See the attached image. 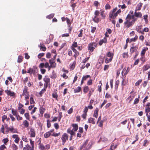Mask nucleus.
<instances>
[{"instance_id":"nucleus-1","label":"nucleus","mask_w":150,"mask_h":150,"mask_svg":"<svg viewBox=\"0 0 150 150\" xmlns=\"http://www.w3.org/2000/svg\"><path fill=\"white\" fill-rule=\"evenodd\" d=\"M136 20V18H134V16H132L130 14H128L126 17L125 21L124 23L125 27L127 28H128L132 26Z\"/></svg>"},{"instance_id":"nucleus-2","label":"nucleus","mask_w":150,"mask_h":150,"mask_svg":"<svg viewBox=\"0 0 150 150\" xmlns=\"http://www.w3.org/2000/svg\"><path fill=\"white\" fill-rule=\"evenodd\" d=\"M114 54L113 53L108 52L107 54V56L105 60V62L108 63L111 62L113 58Z\"/></svg>"},{"instance_id":"nucleus-3","label":"nucleus","mask_w":150,"mask_h":150,"mask_svg":"<svg viewBox=\"0 0 150 150\" xmlns=\"http://www.w3.org/2000/svg\"><path fill=\"white\" fill-rule=\"evenodd\" d=\"M97 44L95 42H92L89 44L88 45V50L91 52H93L95 48L96 47Z\"/></svg>"},{"instance_id":"nucleus-4","label":"nucleus","mask_w":150,"mask_h":150,"mask_svg":"<svg viewBox=\"0 0 150 150\" xmlns=\"http://www.w3.org/2000/svg\"><path fill=\"white\" fill-rule=\"evenodd\" d=\"M27 87H25L23 91V94L25 96V100L28 99L29 97V93L27 92Z\"/></svg>"},{"instance_id":"nucleus-5","label":"nucleus","mask_w":150,"mask_h":150,"mask_svg":"<svg viewBox=\"0 0 150 150\" xmlns=\"http://www.w3.org/2000/svg\"><path fill=\"white\" fill-rule=\"evenodd\" d=\"M117 10V8H115L112 11L110 12L109 16L110 18L114 19L117 16H115V14Z\"/></svg>"},{"instance_id":"nucleus-6","label":"nucleus","mask_w":150,"mask_h":150,"mask_svg":"<svg viewBox=\"0 0 150 150\" xmlns=\"http://www.w3.org/2000/svg\"><path fill=\"white\" fill-rule=\"evenodd\" d=\"M68 135L66 133L63 134L61 138L63 144L65 143L66 140H68Z\"/></svg>"},{"instance_id":"nucleus-7","label":"nucleus","mask_w":150,"mask_h":150,"mask_svg":"<svg viewBox=\"0 0 150 150\" xmlns=\"http://www.w3.org/2000/svg\"><path fill=\"white\" fill-rule=\"evenodd\" d=\"M28 134L30 135V137H35V133L34 129L32 128H30V131L28 132Z\"/></svg>"},{"instance_id":"nucleus-8","label":"nucleus","mask_w":150,"mask_h":150,"mask_svg":"<svg viewBox=\"0 0 150 150\" xmlns=\"http://www.w3.org/2000/svg\"><path fill=\"white\" fill-rule=\"evenodd\" d=\"M34 148L32 146H30L28 144H27L23 147V150H34Z\"/></svg>"},{"instance_id":"nucleus-9","label":"nucleus","mask_w":150,"mask_h":150,"mask_svg":"<svg viewBox=\"0 0 150 150\" xmlns=\"http://www.w3.org/2000/svg\"><path fill=\"white\" fill-rule=\"evenodd\" d=\"M5 93L8 96H11L14 97L15 95V93L14 92L11 91L10 90H7L5 91Z\"/></svg>"},{"instance_id":"nucleus-10","label":"nucleus","mask_w":150,"mask_h":150,"mask_svg":"<svg viewBox=\"0 0 150 150\" xmlns=\"http://www.w3.org/2000/svg\"><path fill=\"white\" fill-rule=\"evenodd\" d=\"M12 138L15 139L14 142L16 143H18L19 140V138L17 134H14L12 135Z\"/></svg>"},{"instance_id":"nucleus-11","label":"nucleus","mask_w":150,"mask_h":150,"mask_svg":"<svg viewBox=\"0 0 150 150\" xmlns=\"http://www.w3.org/2000/svg\"><path fill=\"white\" fill-rule=\"evenodd\" d=\"M71 50H72L73 52L75 53V54L74 55V57L75 58H76V57L79 55V53L74 47H71Z\"/></svg>"},{"instance_id":"nucleus-12","label":"nucleus","mask_w":150,"mask_h":150,"mask_svg":"<svg viewBox=\"0 0 150 150\" xmlns=\"http://www.w3.org/2000/svg\"><path fill=\"white\" fill-rule=\"evenodd\" d=\"M67 132L69 133L71 135H74L75 134V132L73 130H71L70 128H69L67 129Z\"/></svg>"},{"instance_id":"nucleus-13","label":"nucleus","mask_w":150,"mask_h":150,"mask_svg":"<svg viewBox=\"0 0 150 150\" xmlns=\"http://www.w3.org/2000/svg\"><path fill=\"white\" fill-rule=\"evenodd\" d=\"M107 42V39L106 38H104L103 39L101 40L99 42V45L100 46L102 45L103 43H106Z\"/></svg>"},{"instance_id":"nucleus-14","label":"nucleus","mask_w":150,"mask_h":150,"mask_svg":"<svg viewBox=\"0 0 150 150\" xmlns=\"http://www.w3.org/2000/svg\"><path fill=\"white\" fill-rule=\"evenodd\" d=\"M138 49V47L136 46L132 47L130 48V51L131 53H132L136 51Z\"/></svg>"},{"instance_id":"nucleus-15","label":"nucleus","mask_w":150,"mask_h":150,"mask_svg":"<svg viewBox=\"0 0 150 150\" xmlns=\"http://www.w3.org/2000/svg\"><path fill=\"white\" fill-rule=\"evenodd\" d=\"M142 27V25L137 26V27L136 30L139 33L143 34V31H141V30Z\"/></svg>"},{"instance_id":"nucleus-16","label":"nucleus","mask_w":150,"mask_h":150,"mask_svg":"<svg viewBox=\"0 0 150 150\" xmlns=\"http://www.w3.org/2000/svg\"><path fill=\"white\" fill-rule=\"evenodd\" d=\"M142 3H139L137 4V5L135 11H136L140 10L141 9V8L142 6Z\"/></svg>"},{"instance_id":"nucleus-17","label":"nucleus","mask_w":150,"mask_h":150,"mask_svg":"<svg viewBox=\"0 0 150 150\" xmlns=\"http://www.w3.org/2000/svg\"><path fill=\"white\" fill-rule=\"evenodd\" d=\"M134 14V16L136 17L139 18L142 17V14L141 12H137L135 11Z\"/></svg>"},{"instance_id":"nucleus-18","label":"nucleus","mask_w":150,"mask_h":150,"mask_svg":"<svg viewBox=\"0 0 150 150\" xmlns=\"http://www.w3.org/2000/svg\"><path fill=\"white\" fill-rule=\"evenodd\" d=\"M9 131L12 133H18L17 129L14 128L12 127H10L9 128Z\"/></svg>"},{"instance_id":"nucleus-19","label":"nucleus","mask_w":150,"mask_h":150,"mask_svg":"<svg viewBox=\"0 0 150 150\" xmlns=\"http://www.w3.org/2000/svg\"><path fill=\"white\" fill-rule=\"evenodd\" d=\"M72 126L73 127L72 130H73L74 132H75L78 129V126L77 124H72Z\"/></svg>"},{"instance_id":"nucleus-20","label":"nucleus","mask_w":150,"mask_h":150,"mask_svg":"<svg viewBox=\"0 0 150 150\" xmlns=\"http://www.w3.org/2000/svg\"><path fill=\"white\" fill-rule=\"evenodd\" d=\"M49 62L50 64V65H51V66L53 67V68L56 67V63L52 61L51 59L49 60Z\"/></svg>"},{"instance_id":"nucleus-21","label":"nucleus","mask_w":150,"mask_h":150,"mask_svg":"<svg viewBox=\"0 0 150 150\" xmlns=\"http://www.w3.org/2000/svg\"><path fill=\"white\" fill-rule=\"evenodd\" d=\"M98 110L97 108H96L95 110L94 113L93 114V116L96 118H97L98 115Z\"/></svg>"},{"instance_id":"nucleus-22","label":"nucleus","mask_w":150,"mask_h":150,"mask_svg":"<svg viewBox=\"0 0 150 150\" xmlns=\"http://www.w3.org/2000/svg\"><path fill=\"white\" fill-rule=\"evenodd\" d=\"M88 122L89 123H92L93 124H94L95 123L94 119L92 117L88 118Z\"/></svg>"},{"instance_id":"nucleus-23","label":"nucleus","mask_w":150,"mask_h":150,"mask_svg":"<svg viewBox=\"0 0 150 150\" xmlns=\"http://www.w3.org/2000/svg\"><path fill=\"white\" fill-rule=\"evenodd\" d=\"M148 16L147 15H145L143 16V18L145 22L146 23H147L148 22Z\"/></svg>"},{"instance_id":"nucleus-24","label":"nucleus","mask_w":150,"mask_h":150,"mask_svg":"<svg viewBox=\"0 0 150 150\" xmlns=\"http://www.w3.org/2000/svg\"><path fill=\"white\" fill-rule=\"evenodd\" d=\"M51 135V133H50V132H47L46 133L44 134V137L45 138H48Z\"/></svg>"},{"instance_id":"nucleus-25","label":"nucleus","mask_w":150,"mask_h":150,"mask_svg":"<svg viewBox=\"0 0 150 150\" xmlns=\"http://www.w3.org/2000/svg\"><path fill=\"white\" fill-rule=\"evenodd\" d=\"M45 110V109L44 108L42 107H41L40 109V113L41 114L42 116Z\"/></svg>"},{"instance_id":"nucleus-26","label":"nucleus","mask_w":150,"mask_h":150,"mask_svg":"<svg viewBox=\"0 0 150 150\" xmlns=\"http://www.w3.org/2000/svg\"><path fill=\"white\" fill-rule=\"evenodd\" d=\"M138 39V36L137 35H135L134 38H132L130 39V41H129V43L131 42H132L136 41L137 39Z\"/></svg>"},{"instance_id":"nucleus-27","label":"nucleus","mask_w":150,"mask_h":150,"mask_svg":"<svg viewBox=\"0 0 150 150\" xmlns=\"http://www.w3.org/2000/svg\"><path fill=\"white\" fill-rule=\"evenodd\" d=\"M18 149L17 146L15 144H12V149L13 150H17Z\"/></svg>"},{"instance_id":"nucleus-28","label":"nucleus","mask_w":150,"mask_h":150,"mask_svg":"<svg viewBox=\"0 0 150 150\" xmlns=\"http://www.w3.org/2000/svg\"><path fill=\"white\" fill-rule=\"evenodd\" d=\"M23 125L25 127H27L28 126L29 124L27 120H25L23 122Z\"/></svg>"},{"instance_id":"nucleus-29","label":"nucleus","mask_w":150,"mask_h":150,"mask_svg":"<svg viewBox=\"0 0 150 150\" xmlns=\"http://www.w3.org/2000/svg\"><path fill=\"white\" fill-rule=\"evenodd\" d=\"M81 89V88L80 87H78L74 89V92L75 93L79 92L80 91Z\"/></svg>"},{"instance_id":"nucleus-30","label":"nucleus","mask_w":150,"mask_h":150,"mask_svg":"<svg viewBox=\"0 0 150 150\" xmlns=\"http://www.w3.org/2000/svg\"><path fill=\"white\" fill-rule=\"evenodd\" d=\"M44 80L47 84L50 81V79L47 77L46 76L44 78Z\"/></svg>"},{"instance_id":"nucleus-31","label":"nucleus","mask_w":150,"mask_h":150,"mask_svg":"<svg viewBox=\"0 0 150 150\" xmlns=\"http://www.w3.org/2000/svg\"><path fill=\"white\" fill-rule=\"evenodd\" d=\"M23 57L21 56L18 57L17 62L18 63H21L22 61Z\"/></svg>"},{"instance_id":"nucleus-32","label":"nucleus","mask_w":150,"mask_h":150,"mask_svg":"<svg viewBox=\"0 0 150 150\" xmlns=\"http://www.w3.org/2000/svg\"><path fill=\"white\" fill-rule=\"evenodd\" d=\"M8 139L7 138H4L2 140L3 142L5 145H6V143L8 142Z\"/></svg>"},{"instance_id":"nucleus-33","label":"nucleus","mask_w":150,"mask_h":150,"mask_svg":"<svg viewBox=\"0 0 150 150\" xmlns=\"http://www.w3.org/2000/svg\"><path fill=\"white\" fill-rule=\"evenodd\" d=\"M119 81L118 80H117L115 82V89H117L118 88V85L119 84Z\"/></svg>"},{"instance_id":"nucleus-34","label":"nucleus","mask_w":150,"mask_h":150,"mask_svg":"<svg viewBox=\"0 0 150 150\" xmlns=\"http://www.w3.org/2000/svg\"><path fill=\"white\" fill-rule=\"evenodd\" d=\"M93 21L95 22L98 23L99 22V19L96 16H95L93 19Z\"/></svg>"},{"instance_id":"nucleus-35","label":"nucleus","mask_w":150,"mask_h":150,"mask_svg":"<svg viewBox=\"0 0 150 150\" xmlns=\"http://www.w3.org/2000/svg\"><path fill=\"white\" fill-rule=\"evenodd\" d=\"M128 57L127 52H124L122 54V57L124 58H127Z\"/></svg>"},{"instance_id":"nucleus-36","label":"nucleus","mask_w":150,"mask_h":150,"mask_svg":"<svg viewBox=\"0 0 150 150\" xmlns=\"http://www.w3.org/2000/svg\"><path fill=\"white\" fill-rule=\"evenodd\" d=\"M11 111L13 115L16 116L18 115L17 112L16 111H15L14 109H12Z\"/></svg>"},{"instance_id":"nucleus-37","label":"nucleus","mask_w":150,"mask_h":150,"mask_svg":"<svg viewBox=\"0 0 150 150\" xmlns=\"http://www.w3.org/2000/svg\"><path fill=\"white\" fill-rule=\"evenodd\" d=\"M150 68L149 65H146L144 67L143 71H145Z\"/></svg>"},{"instance_id":"nucleus-38","label":"nucleus","mask_w":150,"mask_h":150,"mask_svg":"<svg viewBox=\"0 0 150 150\" xmlns=\"http://www.w3.org/2000/svg\"><path fill=\"white\" fill-rule=\"evenodd\" d=\"M100 13L101 14V15L102 17L103 18H105V16L104 13V11H102V10H100Z\"/></svg>"},{"instance_id":"nucleus-39","label":"nucleus","mask_w":150,"mask_h":150,"mask_svg":"<svg viewBox=\"0 0 150 150\" xmlns=\"http://www.w3.org/2000/svg\"><path fill=\"white\" fill-rule=\"evenodd\" d=\"M22 139L23 141L26 142H28V141L27 138L25 136H23L22 137Z\"/></svg>"},{"instance_id":"nucleus-40","label":"nucleus","mask_w":150,"mask_h":150,"mask_svg":"<svg viewBox=\"0 0 150 150\" xmlns=\"http://www.w3.org/2000/svg\"><path fill=\"white\" fill-rule=\"evenodd\" d=\"M88 90V87L87 86L85 87L83 89V92L85 93H86Z\"/></svg>"},{"instance_id":"nucleus-41","label":"nucleus","mask_w":150,"mask_h":150,"mask_svg":"<svg viewBox=\"0 0 150 150\" xmlns=\"http://www.w3.org/2000/svg\"><path fill=\"white\" fill-rule=\"evenodd\" d=\"M90 76L89 75H86V76H84L82 78L83 80H86L88 78L90 77Z\"/></svg>"},{"instance_id":"nucleus-42","label":"nucleus","mask_w":150,"mask_h":150,"mask_svg":"<svg viewBox=\"0 0 150 150\" xmlns=\"http://www.w3.org/2000/svg\"><path fill=\"white\" fill-rule=\"evenodd\" d=\"M91 146V143L90 142L89 143L88 145L86 146V150H88L90 149Z\"/></svg>"},{"instance_id":"nucleus-43","label":"nucleus","mask_w":150,"mask_h":150,"mask_svg":"<svg viewBox=\"0 0 150 150\" xmlns=\"http://www.w3.org/2000/svg\"><path fill=\"white\" fill-rule=\"evenodd\" d=\"M146 115L147 117V120L150 122V113H146Z\"/></svg>"},{"instance_id":"nucleus-44","label":"nucleus","mask_w":150,"mask_h":150,"mask_svg":"<svg viewBox=\"0 0 150 150\" xmlns=\"http://www.w3.org/2000/svg\"><path fill=\"white\" fill-rule=\"evenodd\" d=\"M142 81V80H138L135 84V85L136 86H138L140 84Z\"/></svg>"},{"instance_id":"nucleus-45","label":"nucleus","mask_w":150,"mask_h":150,"mask_svg":"<svg viewBox=\"0 0 150 150\" xmlns=\"http://www.w3.org/2000/svg\"><path fill=\"white\" fill-rule=\"evenodd\" d=\"M77 46V42H74L72 45L71 47H76Z\"/></svg>"},{"instance_id":"nucleus-46","label":"nucleus","mask_w":150,"mask_h":150,"mask_svg":"<svg viewBox=\"0 0 150 150\" xmlns=\"http://www.w3.org/2000/svg\"><path fill=\"white\" fill-rule=\"evenodd\" d=\"M40 49H42L43 51H45L46 49V48L45 47H44V45H41V44H40Z\"/></svg>"},{"instance_id":"nucleus-47","label":"nucleus","mask_w":150,"mask_h":150,"mask_svg":"<svg viewBox=\"0 0 150 150\" xmlns=\"http://www.w3.org/2000/svg\"><path fill=\"white\" fill-rule=\"evenodd\" d=\"M30 103L31 104H34L35 103L33 98L32 97L30 98Z\"/></svg>"},{"instance_id":"nucleus-48","label":"nucleus","mask_w":150,"mask_h":150,"mask_svg":"<svg viewBox=\"0 0 150 150\" xmlns=\"http://www.w3.org/2000/svg\"><path fill=\"white\" fill-rule=\"evenodd\" d=\"M54 14H51L49 16H47V18L49 19H51L54 16Z\"/></svg>"},{"instance_id":"nucleus-49","label":"nucleus","mask_w":150,"mask_h":150,"mask_svg":"<svg viewBox=\"0 0 150 150\" xmlns=\"http://www.w3.org/2000/svg\"><path fill=\"white\" fill-rule=\"evenodd\" d=\"M150 111V108L149 107H146L145 109V112L147 113L149 112Z\"/></svg>"},{"instance_id":"nucleus-50","label":"nucleus","mask_w":150,"mask_h":150,"mask_svg":"<svg viewBox=\"0 0 150 150\" xmlns=\"http://www.w3.org/2000/svg\"><path fill=\"white\" fill-rule=\"evenodd\" d=\"M6 147L4 145H1L0 147V150H5Z\"/></svg>"},{"instance_id":"nucleus-51","label":"nucleus","mask_w":150,"mask_h":150,"mask_svg":"<svg viewBox=\"0 0 150 150\" xmlns=\"http://www.w3.org/2000/svg\"><path fill=\"white\" fill-rule=\"evenodd\" d=\"M4 127L3 125H2L1 129V132L3 134H4Z\"/></svg>"},{"instance_id":"nucleus-52","label":"nucleus","mask_w":150,"mask_h":150,"mask_svg":"<svg viewBox=\"0 0 150 150\" xmlns=\"http://www.w3.org/2000/svg\"><path fill=\"white\" fill-rule=\"evenodd\" d=\"M46 88V87L45 88H44L42 89L41 91H40V95H42V94L43 93L45 92V91H46L45 89Z\"/></svg>"},{"instance_id":"nucleus-53","label":"nucleus","mask_w":150,"mask_h":150,"mask_svg":"<svg viewBox=\"0 0 150 150\" xmlns=\"http://www.w3.org/2000/svg\"><path fill=\"white\" fill-rule=\"evenodd\" d=\"M17 119L18 120H21L22 119V117H20L19 115H17L16 116Z\"/></svg>"},{"instance_id":"nucleus-54","label":"nucleus","mask_w":150,"mask_h":150,"mask_svg":"<svg viewBox=\"0 0 150 150\" xmlns=\"http://www.w3.org/2000/svg\"><path fill=\"white\" fill-rule=\"evenodd\" d=\"M7 118V117L6 115H4L2 117V121L4 122L5 120H6Z\"/></svg>"},{"instance_id":"nucleus-55","label":"nucleus","mask_w":150,"mask_h":150,"mask_svg":"<svg viewBox=\"0 0 150 150\" xmlns=\"http://www.w3.org/2000/svg\"><path fill=\"white\" fill-rule=\"evenodd\" d=\"M52 97L53 98H55L56 99L57 98L58 96L57 95V94L56 93H52Z\"/></svg>"},{"instance_id":"nucleus-56","label":"nucleus","mask_w":150,"mask_h":150,"mask_svg":"<svg viewBox=\"0 0 150 150\" xmlns=\"http://www.w3.org/2000/svg\"><path fill=\"white\" fill-rule=\"evenodd\" d=\"M33 70L31 68H30L28 69V73L31 74L33 73Z\"/></svg>"},{"instance_id":"nucleus-57","label":"nucleus","mask_w":150,"mask_h":150,"mask_svg":"<svg viewBox=\"0 0 150 150\" xmlns=\"http://www.w3.org/2000/svg\"><path fill=\"white\" fill-rule=\"evenodd\" d=\"M127 81L123 79L122 82V86H124L127 84Z\"/></svg>"},{"instance_id":"nucleus-58","label":"nucleus","mask_w":150,"mask_h":150,"mask_svg":"<svg viewBox=\"0 0 150 150\" xmlns=\"http://www.w3.org/2000/svg\"><path fill=\"white\" fill-rule=\"evenodd\" d=\"M110 6L109 4H107L105 6V8L106 10L109 9L110 8Z\"/></svg>"},{"instance_id":"nucleus-59","label":"nucleus","mask_w":150,"mask_h":150,"mask_svg":"<svg viewBox=\"0 0 150 150\" xmlns=\"http://www.w3.org/2000/svg\"><path fill=\"white\" fill-rule=\"evenodd\" d=\"M51 54L50 52H47L46 54V57L47 58H50L51 57Z\"/></svg>"},{"instance_id":"nucleus-60","label":"nucleus","mask_w":150,"mask_h":150,"mask_svg":"<svg viewBox=\"0 0 150 150\" xmlns=\"http://www.w3.org/2000/svg\"><path fill=\"white\" fill-rule=\"evenodd\" d=\"M44 55V53H43L39 54L38 55V57L39 58H41Z\"/></svg>"},{"instance_id":"nucleus-61","label":"nucleus","mask_w":150,"mask_h":150,"mask_svg":"<svg viewBox=\"0 0 150 150\" xmlns=\"http://www.w3.org/2000/svg\"><path fill=\"white\" fill-rule=\"evenodd\" d=\"M45 66V64L44 63H41L39 65V67L40 68H42Z\"/></svg>"},{"instance_id":"nucleus-62","label":"nucleus","mask_w":150,"mask_h":150,"mask_svg":"<svg viewBox=\"0 0 150 150\" xmlns=\"http://www.w3.org/2000/svg\"><path fill=\"white\" fill-rule=\"evenodd\" d=\"M23 105L21 103H19L18 104V110H20L22 109V108L23 107Z\"/></svg>"},{"instance_id":"nucleus-63","label":"nucleus","mask_w":150,"mask_h":150,"mask_svg":"<svg viewBox=\"0 0 150 150\" xmlns=\"http://www.w3.org/2000/svg\"><path fill=\"white\" fill-rule=\"evenodd\" d=\"M73 110L72 108H71L69 110L67 111V112L69 114H71L73 112Z\"/></svg>"},{"instance_id":"nucleus-64","label":"nucleus","mask_w":150,"mask_h":150,"mask_svg":"<svg viewBox=\"0 0 150 150\" xmlns=\"http://www.w3.org/2000/svg\"><path fill=\"white\" fill-rule=\"evenodd\" d=\"M23 147V145L22 141H21L20 142L19 147L21 149H22Z\"/></svg>"}]
</instances>
